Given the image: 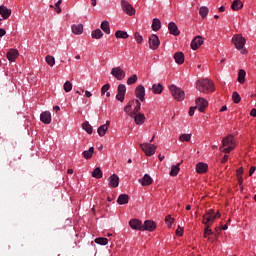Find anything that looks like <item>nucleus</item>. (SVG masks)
Returning a JSON list of instances; mask_svg holds the SVG:
<instances>
[{
    "label": "nucleus",
    "instance_id": "obj_6",
    "mask_svg": "<svg viewBox=\"0 0 256 256\" xmlns=\"http://www.w3.org/2000/svg\"><path fill=\"white\" fill-rule=\"evenodd\" d=\"M140 148L145 153L146 157H152V155H155V151L157 150V146L151 143L140 144Z\"/></svg>",
    "mask_w": 256,
    "mask_h": 256
},
{
    "label": "nucleus",
    "instance_id": "obj_56",
    "mask_svg": "<svg viewBox=\"0 0 256 256\" xmlns=\"http://www.w3.org/2000/svg\"><path fill=\"white\" fill-rule=\"evenodd\" d=\"M7 35V31L3 28H0V37H5Z\"/></svg>",
    "mask_w": 256,
    "mask_h": 256
},
{
    "label": "nucleus",
    "instance_id": "obj_27",
    "mask_svg": "<svg viewBox=\"0 0 256 256\" xmlns=\"http://www.w3.org/2000/svg\"><path fill=\"white\" fill-rule=\"evenodd\" d=\"M100 28L103 32L106 33V35H111V26H109V21L104 20L102 21Z\"/></svg>",
    "mask_w": 256,
    "mask_h": 256
},
{
    "label": "nucleus",
    "instance_id": "obj_29",
    "mask_svg": "<svg viewBox=\"0 0 256 256\" xmlns=\"http://www.w3.org/2000/svg\"><path fill=\"white\" fill-rule=\"evenodd\" d=\"M152 91L154 95H161V93H163V85H161V83L153 84Z\"/></svg>",
    "mask_w": 256,
    "mask_h": 256
},
{
    "label": "nucleus",
    "instance_id": "obj_7",
    "mask_svg": "<svg viewBox=\"0 0 256 256\" xmlns=\"http://www.w3.org/2000/svg\"><path fill=\"white\" fill-rule=\"evenodd\" d=\"M111 75L117 81H123L125 79V71L119 66L112 68Z\"/></svg>",
    "mask_w": 256,
    "mask_h": 256
},
{
    "label": "nucleus",
    "instance_id": "obj_35",
    "mask_svg": "<svg viewBox=\"0 0 256 256\" xmlns=\"http://www.w3.org/2000/svg\"><path fill=\"white\" fill-rule=\"evenodd\" d=\"M246 75H247V72H245V70H243V69H240L238 72V83L243 85V83H245Z\"/></svg>",
    "mask_w": 256,
    "mask_h": 256
},
{
    "label": "nucleus",
    "instance_id": "obj_57",
    "mask_svg": "<svg viewBox=\"0 0 256 256\" xmlns=\"http://www.w3.org/2000/svg\"><path fill=\"white\" fill-rule=\"evenodd\" d=\"M229 160V155H224V157L221 160V163H227V161Z\"/></svg>",
    "mask_w": 256,
    "mask_h": 256
},
{
    "label": "nucleus",
    "instance_id": "obj_38",
    "mask_svg": "<svg viewBox=\"0 0 256 256\" xmlns=\"http://www.w3.org/2000/svg\"><path fill=\"white\" fill-rule=\"evenodd\" d=\"M132 103H134L135 107L132 110L133 111V115H137L139 113V111H141V102L137 99L133 100Z\"/></svg>",
    "mask_w": 256,
    "mask_h": 256
},
{
    "label": "nucleus",
    "instance_id": "obj_17",
    "mask_svg": "<svg viewBox=\"0 0 256 256\" xmlns=\"http://www.w3.org/2000/svg\"><path fill=\"white\" fill-rule=\"evenodd\" d=\"M109 125H111V121H106L105 124L98 127L97 133L99 137H105L107 135V131L109 130Z\"/></svg>",
    "mask_w": 256,
    "mask_h": 256
},
{
    "label": "nucleus",
    "instance_id": "obj_50",
    "mask_svg": "<svg viewBox=\"0 0 256 256\" xmlns=\"http://www.w3.org/2000/svg\"><path fill=\"white\" fill-rule=\"evenodd\" d=\"M135 41L138 43V45H141L143 43V36L139 34V32H136L135 35Z\"/></svg>",
    "mask_w": 256,
    "mask_h": 256
},
{
    "label": "nucleus",
    "instance_id": "obj_16",
    "mask_svg": "<svg viewBox=\"0 0 256 256\" xmlns=\"http://www.w3.org/2000/svg\"><path fill=\"white\" fill-rule=\"evenodd\" d=\"M108 185L109 187H111V189H115L117 187H119V176L117 174H112L109 178H108Z\"/></svg>",
    "mask_w": 256,
    "mask_h": 256
},
{
    "label": "nucleus",
    "instance_id": "obj_31",
    "mask_svg": "<svg viewBox=\"0 0 256 256\" xmlns=\"http://www.w3.org/2000/svg\"><path fill=\"white\" fill-rule=\"evenodd\" d=\"M94 152H95V148L91 146L88 150L83 151L82 155L84 159H91V157H93Z\"/></svg>",
    "mask_w": 256,
    "mask_h": 256
},
{
    "label": "nucleus",
    "instance_id": "obj_25",
    "mask_svg": "<svg viewBox=\"0 0 256 256\" xmlns=\"http://www.w3.org/2000/svg\"><path fill=\"white\" fill-rule=\"evenodd\" d=\"M134 122L136 125H143V123H145V114H134Z\"/></svg>",
    "mask_w": 256,
    "mask_h": 256
},
{
    "label": "nucleus",
    "instance_id": "obj_55",
    "mask_svg": "<svg viewBox=\"0 0 256 256\" xmlns=\"http://www.w3.org/2000/svg\"><path fill=\"white\" fill-rule=\"evenodd\" d=\"M255 171H256V167L255 166L250 167L249 176L250 177L253 176V173H255Z\"/></svg>",
    "mask_w": 256,
    "mask_h": 256
},
{
    "label": "nucleus",
    "instance_id": "obj_45",
    "mask_svg": "<svg viewBox=\"0 0 256 256\" xmlns=\"http://www.w3.org/2000/svg\"><path fill=\"white\" fill-rule=\"evenodd\" d=\"M95 243H97V245H107V243H109V239L107 238H96L95 239Z\"/></svg>",
    "mask_w": 256,
    "mask_h": 256
},
{
    "label": "nucleus",
    "instance_id": "obj_42",
    "mask_svg": "<svg viewBox=\"0 0 256 256\" xmlns=\"http://www.w3.org/2000/svg\"><path fill=\"white\" fill-rule=\"evenodd\" d=\"M165 223H166L167 227L171 228L173 223H175V218L171 217V215H167L165 217Z\"/></svg>",
    "mask_w": 256,
    "mask_h": 256
},
{
    "label": "nucleus",
    "instance_id": "obj_13",
    "mask_svg": "<svg viewBox=\"0 0 256 256\" xmlns=\"http://www.w3.org/2000/svg\"><path fill=\"white\" fill-rule=\"evenodd\" d=\"M135 95L140 101H145V86L138 85L135 89Z\"/></svg>",
    "mask_w": 256,
    "mask_h": 256
},
{
    "label": "nucleus",
    "instance_id": "obj_37",
    "mask_svg": "<svg viewBox=\"0 0 256 256\" xmlns=\"http://www.w3.org/2000/svg\"><path fill=\"white\" fill-rule=\"evenodd\" d=\"M82 129L84 131H86V133H88V135H92L93 134V126H91V124H89V122H84L82 124Z\"/></svg>",
    "mask_w": 256,
    "mask_h": 256
},
{
    "label": "nucleus",
    "instance_id": "obj_14",
    "mask_svg": "<svg viewBox=\"0 0 256 256\" xmlns=\"http://www.w3.org/2000/svg\"><path fill=\"white\" fill-rule=\"evenodd\" d=\"M157 229V225L154 221L146 220L144 224L142 225V231H155Z\"/></svg>",
    "mask_w": 256,
    "mask_h": 256
},
{
    "label": "nucleus",
    "instance_id": "obj_21",
    "mask_svg": "<svg viewBox=\"0 0 256 256\" xmlns=\"http://www.w3.org/2000/svg\"><path fill=\"white\" fill-rule=\"evenodd\" d=\"M6 57H7L8 61H11V63H13L15 61V59H17V57H19V50L10 49L6 54Z\"/></svg>",
    "mask_w": 256,
    "mask_h": 256
},
{
    "label": "nucleus",
    "instance_id": "obj_8",
    "mask_svg": "<svg viewBox=\"0 0 256 256\" xmlns=\"http://www.w3.org/2000/svg\"><path fill=\"white\" fill-rule=\"evenodd\" d=\"M121 5H122V10L126 15H129V16L135 15V8L133 7V5H131V3L127 2V0H122Z\"/></svg>",
    "mask_w": 256,
    "mask_h": 256
},
{
    "label": "nucleus",
    "instance_id": "obj_24",
    "mask_svg": "<svg viewBox=\"0 0 256 256\" xmlns=\"http://www.w3.org/2000/svg\"><path fill=\"white\" fill-rule=\"evenodd\" d=\"M174 60L177 65H183L185 63V54L183 52H176L174 54Z\"/></svg>",
    "mask_w": 256,
    "mask_h": 256
},
{
    "label": "nucleus",
    "instance_id": "obj_48",
    "mask_svg": "<svg viewBox=\"0 0 256 256\" xmlns=\"http://www.w3.org/2000/svg\"><path fill=\"white\" fill-rule=\"evenodd\" d=\"M232 100L234 103H241V95H239L238 92H233Z\"/></svg>",
    "mask_w": 256,
    "mask_h": 256
},
{
    "label": "nucleus",
    "instance_id": "obj_34",
    "mask_svg": "<svg viewBox=\"0 0 256 256\" xmlns=\"http://www.w3.org/2000/svg\"><path fill=\"white\" fill-rule=\"evenodd\" d=\"M116 39H129V34L122 30H117L115 33Z\"/></svg>",
    "mask_w": 256,
    "mask_h": 256
},
{
    "label": "nucleus",
    "instance_id": "obj_10",
    "mask_svg": "<svg viewBox=\"0 0 256 256\" xmlns=\"http://www.w3.org/2000/svg\"><path fill=\"white\" fill-rule=\"evenodd\" d=\"M125 93H127V87L124 84L118 85V93L116 95L117 101L123 103L125 101Z\"/></svg>",
    "mask_w": 256,
    "mask_h": 256
},
{
    "label": "nucleus",
    "instance_id": "obj_28",
    "mask_svg": "<svg viewBox=\"0 0 256 256\" xmlns=\"http://www.w3.org/2000/svg\"><path fill=\"white\" fill-rule=\"evenodd\" d=\"M118 205H127L129 203V195L121 194L117 199Z\"/></svg>",
    "mask_w": 256,
    "mask_h": 256
},
{
    "label": "nucleus",
    "instance_id": "obj_15",
    "mask_svg": "<svg viewBox=\"0 0 256 256\" xmlns=\"http://www.w3.org/2000/svg\"><path fill=\"white\" fill-rule=\"evenodd\" d=\"M209 171V165L205 162H199L196 164V173L199 175H203V173H207Z\"/></svg>",
    "mask_w": 256,
    "mask_h": 256
},
{
    "label": "nucleus",
    "instance_id": "obj_44",
    "mask_svg": "<svg viewBox=\"0 0 256 256\" xmlns=\"http://www.w3.org/2000/svg\"><path fill=\"white\" fill-rule=\"evenodd\" d=\"M179 141H181L182 143L189 142L191 141V134H182L179 136Z\"/></svg>",
    "mask_w": 256,
    "mask_h": 256
},
{
    "label": "nucleus",
    "instance_id": "obj_39",
    "mask_svg": "<svg viewBox=\"0 0 256 256\" xmlns=\"http://www.w3.org/2000/svg\"><path fill=\"white\" fill-rule=\"evenodd\" d=\"M91 37L92 39H101V37H103V31H101V29H95L92 31Z\"/></svg>",
    "mask_w": 256,
    "mask_h": 256
},
{
    "label": "nucleus",
    "instance_id": "obj_49",
    "mask_svg": "<svg viewBox=\"0 0 256 256\" xmlns=\"http://www.w3.org/2000/svg\"><path fill=\"white\" fill-rule=\"evenodd\" d=\"M209 227H211V226H206V227L204 228V237H205V239H207V237H208L209 235H213V230L210 229Z\"/></svg>",
    "mask_w": 256,
    "mask_h": 256
},
{
    "label": "nucleus",
    "instance_id": "obj_12",
    "mask_svg": "<svg viewBox=\"0 0 256 256\" xmlns=\"http://www.w3.org/2000/svg\"><path fill=\"white\" fill-rule=\"evenodd\" d=\"M129 226L135 231H143V222L137 218L131 219L129 221Z\"/></svg>",
    "mask_w": 256,
    "mask_h": 256
},
{
    "label": "nucleus",
    "instance_id": "obj_62",
    "mask_svg": "<svg viewBox=\"0 0 256 256\" xmlns=\"http://www.w3.org/2000/svg\"><path fill=\"white\" fill-rule=\"evenodd\" d=\"M56 13H61V6H55Z\"/></svg>",
    "mask_w": 256,
    "mask_h": 256
},
{
    "label": "nucleus",
    "instance_id": "obj_54",
    "mask_svg": "<svg viewBox=\"0 0 256 256\" xmlns=\"http://www.w3.org/2000/svg\"><path fill=\"white\" fill-rule=\"evenodd\" d=\"M242 174H243V167H240V168L237 169L236 175H237V177H239V176H241Z\"/></svg>",
    "mask_w": 256,
    "mask_h": 256
},
{
    "label": "nucleus",
    "instance_id": "obj_2",
    "mask_svg": "<svg viewBox=\"0 0 256 256\" xmlns=\"http://www.w3.org/2000/svg\"><path fill=\"white\" fill-rule=\"evenodd\" d=\"M222 145L223 147H221L220 149L223 153H231L233 149H235V147L237 146V144L235 143V137H233V135H228L224 137L222 140Z\"/></svg>",
    "mask_w": 256,
    "mask_h": 256
},
{
    "label": "nucleus",
    "instance_id": "obj_61",
    "mask_svg": "<svg viewBox=\"0 0 256 256\" xmlns=\"http://www.w3.org/2000/svg\"><path fill=\"white\" fill-rule=\"evenodd\" d=\"M61 3H63V0H58V1L55 3V7H61Z\"/></svg>",
    "mask_w": 256,
    "mask_h": 256
},
{
    "label": "nucleus",
    "instance_id": "obj_64",
    "mask_svg": "<svg viewBox=\"0 0 256 256\" xmlns=\"http://www.w3.org/2000/svg\"><path fill=\"white\" fill-rule=\"evenodd\" d=\"M227 111V107L226 106H222L221 109H220V113H223Z\"/></svg>",
    "mask_w": 256,
    "mask_h": 256
},
{
    "label": "nucleus",
    "instance_id": "obj_40",
    "mask_svg": "<svg viewBox=\"0 0 256 256\" xmlns=\"http://www.w3.org/2000/svg\"><path fill=\"white\" fill-rule=\"evenodd\" d=\"M199 15L202 19H205L209 15V8L207 6H202L199 10Z\"/></svg>",
    "mask_w": 256,
    "mask_h": 256
},
{
    "label": "nucleus",
    "instance_id": "obj_63",
    "mask_svg": "<svg viewBox=\"0 0 256 256\" xmlns=\"http://www.w3.org/2000/svg\"><path fill=\"white\" fill-rule=\"evenodd\" d=\"M218 11H219V13H224L225 7H224V6H220V7L218 8Z\"/></svg>",
    "mask_w": 256,
    "mask_h": 256
},
{
    "label": "nucleus",
    "instance_id": "obj_23",
    "mask_svg": "<svg viewBox=\"0 0 256 256\" xmlns=\"http://www.w3.org/2000/svg\"><path fill=\"white\" fill-rule=\"evenodd\" d=\"M139 183L142 187H147L153 183V179L149 174H145L143 178L139 179Z\"/></svg>",
    "mask_w": 256,
    "mask_h": 256
},
{
    "label": "nucleus",
    "instance_id": "obj_51",
    "mask_svg": "<svg viewBox=\"0 0 256 256\" xmlns=\"http://www.w3.org/2000/svg\"><path fill=\"white\" fill-rule=\"evenodd\" d=\"M109 89H111V85H109V84L103 85L101 88L102 95H105L109 91Z\"/></svg>",
    "mask_w": 256,
    "mask_h": 256
},
{
    "label": "nucleus",
    "instance_id": "obj_26",
    "mask_svg": "<svg viewBox=\"0 0 256 256\" xmlns=\"http://www.w3.org/2000/svg\"><path fill=\"white\" fill-rule=\"evenodd\" d=\"M72 33L74 35H82L83 34V24H74L71 27Z\"/></svg>",
    "mask_w": 256,
    "mask_h": 256
},
{
    "label": "nucleus",
    "instance_id": "obj_41",
    "mask_svg": "<svg viewBox=\"0 0 256 256\" xmlns=\"http://www.w3.org/2000/svg\"><path fill=\"white\" fill-rule=\"evenodd\" d=\"M124 111H125V113H128L129 117H134L133 104L129 103L128 105H126L124 107Z\"/></svg>",
    "mask_w": 256,
    "mask_h": 256
},
{
    "label": "nucleus",
    "instance_id": "obj_9",
    "mask_svg": "<svg viewBox=\"0 0 256 256\" xmlns=\"http://www.w3.org/2000/svg\"><path fill=\"white\" fill-rule=\"evenodd\" d=\"M159 45H161V41L159 40V36L157 34H152L149 37V47L152 51L159 49Z\"/></svg>",
    "mask_w": 256,
    "mask_h": 256
},
{
    "label": "nucleus",
    "instance_id": "obj_46",
    "mask_svg": "<svg viewBox=\"0 0 256 256\" xmlns=\"http://www.w3.org/2000/svg\"><path fill=\"white\" fill-rule=\"evenodd\" d=\"M46 63H48V65H50V67H53L55 65V57H53L51 55H47Z\"/></svg>",
    "mask_w": 256,
    "mask_h": 256
},
{
    "label": "nucleus",
    "instance_id": "obj_3",
    "mask_svg": "<svg viewBox=\"0 0 256 256\" xmlns=\"http://www.w3.org/2000/svg\"><path fill=\"white\" fill-rule=\"evenodd\" d=\"M220 217L221 213H215V210L210 209L203 215L202 223L208 227H211V225L215 223V220L219 219Z\"/></svg>",
    "mask_w": 256,
    "mask_h": 256
},
{
    "label": "nucleus",
    "instance_id": "obj_22",
    "mask_svg": "<svg viewBox=\"0 0 256 256\" xmlns=\"http://www.w3.org/2000/svg\"><path fill=\"white\" fill-rule=\"evenodd\" d=\"M12 10L7 8L6 6H0V15L2 19H9L11 17Z\"/></svg>",
    "mask_w": 256,
    "mask_h": 256
},
{
    "label": "nucleus",
    "instance_id": "obj_1",
    "mask_svg": "<svg viewBox=\"0 0 256 256\" xmlns=\"http://www.w3.org/2000/svg\"><path fill=\"white\" fill-rule=\"evenodd\" d=\"M196 89L201 93H213L215 91V84L209 79L199 80L196 83Z\"/></svg>",
    "mask_w": 256,
    "mask_h": 256
},
{
    "label": "nucleus",
    "instance_id": "obj_11",
    "mask_svg": "<svg viewBox=\"0 0 256 256\" xmlns=\"http://www.w3.org/2000/svg\"><path fill=\"white\" fill-rule=\"evenodd\" d=\"M208 105H209V102L207 101V99L203 97H199L198 99H196V109H198L200 113H203L206 107H208Z\"/></svg>",
    "mask_w": 256,
    "mask_h": 256
},
{
    "label": "nucleus",
    "instance_id": "obj_19",
    "mask_svg": "<svg viewBox=\"0 0 256 256\" xmlns=\"http://www.w3.org/2000/svg\"><path fill=\"white\" fill-rule=\"evenodd\" d=\"M168 29L170 35H174V37L181 35V31H179V28L177 27V24H175V22H170L168 24Z\"/></svg>",
    "mask_w": 256,
    "mask_h": 256
},
{
    "label": "nucleus",
    "instance_id": "obj_36",
    "mask_svg": "<svg viewBox=\"0 0 256 256\" xmlns=\"http://www.w3.org/2000/svg\"><path fill=\"white\" fill-rule=\"evenodd\" d=\"M92 177H94V179H101V177H103V171H101V168L96 167L92 171Z\"/></svg>",
    "mask_w": 256,
    "mask_h": 256
},
{
    "label": "nucleus",
    "instance_id": "obj_53",
    "mask_svg": "<svg viewBox=\"0 0 256 256\" xmlns=\"http://www.w3.org/2000/svg\"><path fill=\"white\" fill-rule=\"evenodd\" d=\"M195 109H197L196 106L190 107L189 112H188L190 117H193V115H195Z\"/></svg>",
    "mask_w": 256,
    "mask_h": 256
},
{
    "label": "nucleus",
    "instance_id": "obj_4",
    "mask_svg": "<svg viewBox=\"0 0 256 256\" xmlns=\"http://www.w3.org/2000/svg\"><path fill=\"white\" fill-rule=\"evenodd\" d=\"M232 43L235 45L236 49L240 51L242 55H245L247 53V49H245V43H247V40L243 35L236 34L232 37Z\"/></svg>",
    "mask_w": 256,
    "mask_h": 256
},
{
    "label": "nucleus",
    "instance_id": "obj_18",
    "mask_svg": "<svg viewBox=\"0 0 256 256\" xmlns=\"http://www.w3.org/2000/svg\"><path fill=\"white\" fill-rule=\"evenodd\" d=\"M203 45V37L201 36H196L192 42H191V49L193 51H197V49H199L200 46Z\"/></svg>",
    "mask_w": 256,
    "mask_h": 256
},
{
    "label": "nucleus",
    "instance_id": "obj_60",
    "mask_svg": "<svg viewBox=\"0 0 256 256\" xmlns=\"http://www.w3.org/2000/svg\"><path fill=\"white\" fill-rule=\"evenodd\" d=\"M250 115L251 117H256V109L253 108L251 111H250Z\"/></svg>",
    "mask_w": 256,
    "mask_h": 256
},
{
    "label": "nucleus",
    "instance_id": "obj_58",
    "mask_svg": "<svg viewBox=\"0 0 256 256\" xmlns=\"http://www.w3.org/2000/svg\"><path fill=\"white\" fill-rule=\"evenodd\" d=\"M239 185H243V176H237Z\"/></svg>",
    "mask_w": 256,
    "mask_h": 256
},
{
    "label": "nucleus",
    "instance_id": "obj_20",
    "mask_svg": "<svg viewBox=\"0 0 256 256\" xmlns=\"http://www.w3.org/2000/svg\"><path fill=\"white\" fill-rule=\"evenodd\" d=\"M40 121L44 123V125L51 124V112L45 111L40 114Z\"/></svg>",
    "mask_w": 256,
    "mask_h": 256
},
{
    "label": "nucleus",
    "instance_id": "obj_43",
    "mask_svg": "<svg viewBox=\"0 0 256 256\" xmlns=\"http://www.w3.org/2000/svg\"><path fill=\"white\" fill-rule=\"evenodd\" d=\"M63 89L66 93H69L73 89V84L70 81H66L63 85Z\"/></svg>",
    "mask_w": 256,
    "mask_h": 256
},
{
    "label": "nucleus",
    "instance_id": "obj_32",
    "mask_svg": "<svg viewBox=\"0 0 256 256\" xmlns=\"http://www.w3.org/2000/svg\"><path fill=\"white\" fill-rule=\"evenodd\" d=\"M231 9H233V11H239V9H243V2H241V0H234L232 2Z\"/></svg>",
    "mask_w": 256,
    "mask_h": 256
},
{
    "label": "nucleus",
    "instance_id": "obj_30",
    "mask_svg": "<svg viewBox=\"0 0 256 256\" xmlns=\"http://www.w3.org/2000/svg\"><path fill=\"white\" fill-rule=\"evenodd\" d=\"M161 29V20L159 18H154L152 21V31H159Z\"/></svg>",
    "mask_w": 256,
    "mask_h": 256
},
{
    "label": "nucleus",
    "instance_id": "obj_59",
    "mask_svg": "<svg viewBox=\"0 0 256 256\" xmlns=\"http://www.w3.org/2000/svg\"><path fill=\"white\" fill-rule=\"evenodd\" d=\"M85 96L89 98V97H93V94L91 93V91L86 90L85 91Z\"/></svg>",
    "mask_w": 256,
    "mask_h": 256
},
{
    "label": "nucleus",
    "instance_id": "obj_52",
    "mask_svg": "<svg viewBox=\"0 0 256 256\" xmlns=\"http://www.w3.org/2000/svg\"><path fill=\"white\" fill-rule=\"evenodd\" d=\"M183 231H184L183 227L178 226V228L176 229V235L178 237H183Z\"/></svg>",
    "mask_w": 256,
    "mask_h": 256
},
{
    "label": "nucleus",
    "instance_id": "obj_47",
    "mask_svg": "<svg viewBox=\"0 0 256 256\" xmlns=\"http://www.w3.org/2000/svg\"><path fill=\"white\" fill-rule=\"evenodd\" d=\"M137 74H134L132 76H130L128 79H127V85H135V82L137 81Z\"/></svg>",
    "mask_w": 256,
    "mask_h": 256
},
{
    "label": "nucleus",
    "instance_id": "obj_33",
    "mask_svg": "<svg viewBox=\"0 0 256 256\" xmlns=\"http://www.w3.org/2000/svg\"><path fill=\"white\" fill-rule=\"evenodd\" d=\"M179 165H181V163H178L177 165H173L171 167V170H170L171 177H177V175H179V171L181 170V168H179Z\"/></svg>",
    "mask_w": 256,
    "mask_h": 256
},
{
    "label": "nucleus",
    "instance_id": "obj_5",
    "mask_svg": "<svg viewBox=\"0 0 256 256\" xmlns=\"http://www.w3.org/2000/svg\"><path fill=\"white\" fill-rule=\"evenodd\" d=\"M169 90L171 92V95L174 97V99L176 101H184L185 100V91H183V89H181L175 85H171L169 87Z\"/></svg>",
    "mask_w": 256,
    "mask_h": 256
}]
</instances>
